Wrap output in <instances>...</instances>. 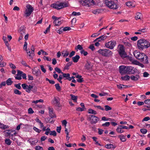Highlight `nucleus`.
<instances>
[{
    "instance_id": "obj_1",
    "label": "nucleus",
    "mask_w": 150,
    "mask_h": 150,
    "mask_svg": "<svg viewBox=\"0 0 150 150\" xmlns=\"http://www.w3.org/2000/svg\"><path fill=\"white\" fill-rule=\"evenodd\" d=\"M134 57L141 62H143L144 64H148V57L144 53H141L137 51H135L134 52Z\"/></svg>"
},
{
    "instance_id": "obj_2",
    "label": "nucleus",
    "mask_w": 150,
    "mask_h": 150,
    "mask_svg": "<svg viewBox=\"0 0 150 150\" xmlns=\"http://www.w3.org/2000/svg\"><path fill=\"white\" fill-rule=\"evenodd\" d=\"M137 45L139 49L142 50L144 49H146L149 47L150 46V43L145 39H141L137 41Z\"/></svg>"
},
{
    "instance_id": "obj_3",
    "label": "nucleus",
    "mask_w": 150,
    "mask_h": 150,
    "mask_svg": "<svg viewBox=\"0 0 150 150\" xmlns=\"http://www.w3.org/2000/svg\"><path fill=\"white\" fill-rule=\"evenodd\" d=\"M117 0H110L105 1L106 5L111 9H116L118 8Z\"/></svg>"
},
{
    "instance_id": "obj_4",
    "label": "nucleus",
    "mask_w": 150,
    "mask_h": 150,
    "mask_svg": "<svg viewBox=\"0 0 150 150\" xmlns=\"http://www.w3.org/2000/svg\"><path fill=\"white\" fill-rule=\"evenodd\" d=\"M21 86L24 89L26 90L25 91L26 92L29 93H30L31 91L33 93H35L37 91V87L31 85L28 86L25 83H23L22 84Z\"/></svg>"
},
{
    "instance_id": "obj_5",
    "label": "nucleus",
    "mask_w": 150,
    "mask_h": 150,
    "mask_svg": "<svg viewBox=\"0 0 150 150\" xmlns=\"http://www.w3.org/2000/svg\"><path fill=\"white\" fill-rule=\"evenodd\" d=\"M117 51L121 57L124 58L127 57V55L125 50V48L122 45H119L118 46Z\"/></svg>"
},
{
    "instance_id": "obj_6",
    "label": "nucleus",
    "mask_w": 150,
    "mask_h": 150,
    "mask_svg": "<svg viewBox=\"0 0 150 150\" xmlns=\"http://www.w3.org/2000/svg\"><path fill=\"white\" fill-rule=\"evenodd\" d=\"M98 52L102 55L105 57H109L112 56L113 52L108 49H100L98 51Z\"/></svg>"
},
{
    "instance_id": "obj_7",
    "label": "nucleus",
    "mask_w": 150,
    "mask_h": 150,
    "mask_svg": "<svg viewBox=\"0 0 150 150\" xmlns=\"http://www.w3.org/2000/svg\"><path fill=\"white\" fill-rule=\"evenodd\" d=\"M68 6V3L62 2H60L59 4H53L51 5L52 7L57 10H59Z\"/></svg>"
},
{
    "instance_id": "obj_8",
    "label": "nucleus",
    "mask_w": 150,
    "mask_h": 150,
    "mask_svg": "<svg viewBox=\"0 0 150 150\" xmlns=\"http://www.w3.org/2000/svg\"><path fill=\"white\" fill-rule=\"evenodd\" d=\"M27 9L24 12V16L27 17L30 16L31 13L34 10V8L30 4H28L26 6Z\"/></svg>"
},
{
    "instance_id": "obj_9",
    "label": "nucleus",
    "mask_w": 150,
    "mask_h": 150,
    "mask_svg": "<svg viewBox=\"0 0 150 150\" xmlns=\"http://www.w3.org/2000/svg\"><path fill=\"white\" fill-rule=\"evenodd\" d=\"M116 44L115 40H111L106 42L105 44L106 47L110 49H113L115 46Z\"/></svg>"
},
{
    "instance_id": "obj_10",
    "label": "nucleus",
    "mask_w": 150,
    "mask_h": 150,
    "mask_svg": "<svg viewBox=\"0 0 150 150\" xmlns=\"http://www.w3.org/2000/svg\"><path fill=\"white\" fill-rule=\"evenodd\" d=\"M119 71L121 74H127V67L124 65L120 66L119 67Z\"/></svg>"
},
{
    "instance_id": "obj_11",
    "label": "nucleus",
    "mask_w": 150,
    "mask_h": 150,
    "mask_svg": "<svg viewBox=\"0 0 150 150\" xmlns=\"http://www.w3.org/2000/svg\"><path fill=\"white\" fill-rule=\"evenodd\" d=\"M90 120L91 124H96L99 120V118L94 115H90Z\"/></svg>"
},
{
    "instance_id": "obj_12",
    "label": "nucleus",
    "mask_w": 150,
    "mask_h": 150,
    "mask_svg": "<svg viewBox=\"0 0 150 150\" xmlns=\"http://www.w3.org/2000/svg\"><path fill=\"white\" fill-rule=\"evenodd\" d=\"M127 74H134L135 72V70L134 69V67L131 66H127Z\"/></svg>"
},
{
    "instance_id": "obj_13",
    "label": "nucleus",
    "mask_w": 150,
    "mask_h": 150,
    "mask_svg": "<svg viewBox=\"0 0 150 150\" xmlns=\"http://www.w3.org/2000/svg\"><path fill=\"white\" fill-rule=\"evenodd\" d=\"M32 73L33 74L36 76H38L41 74V71L39 69L35 70V69H32Z\"/></svg>"
},
{
    "instance_id": "obj_14",
    "label": "nucleus",
    "mask_w": 150,
    "mask_h": 150,
    "mask_svg": "<svg viewBox=\"0 0 150 150\" xmlns=\"http://www.w3.org/2000/svg\"><path fill=\"white\" fill-rule=\"evenodd\" d=\"M107 36L106 35H102V36H100V37H99V38H96V39H95L94 41V42H95L97 41H98V42H100L101 40H104L105 39L107 38Z\"/></svg>"
},
{
    "instance_id": "obj_15",
    "label": "nucleus",
    "mask_w": 150,
    "mask_h": 150,
    "mask_svg": "<svg viewBox=\"0 0 150 150\" xmlns=\"http://www.w3.org/2000/svg\"><path fill=\"white\" fill-rule=\"evenodd\" d=\"M61 18H58L57 20H55L54 21V23L56 26H59L63 22L62 21L60 20Z\"/></svg>"
},
{
    "instance_id": "obj_16",
    "label": "nucleus",
    "mask_w": 150,
    "mask_h": 150,
    "mask_svg": "<svg viewBox=\"0 0 150 150\" xmlns=\"http://www.w3.org/2000/svg\"><path fill=\"white\" fill-rule=\"evenodd\" d=\"M49 114L51 118H53V117H56V115L54 114V113L53 112L52 110V109L51 108H49Z\"/></svg>"
},
{
    "instance_id": "obj_17",
    "label": "nucleus",
    "mask_w": 150,
    "mask_h": 150,
    "mask_svg": "<svg viewBox=\"0 0 150 150\" xmlns=\"http://www.w3.org/2000/svg\"><path fill=\"white\" fill-rule=\"evenodd\" d=\"M130 78L132 80L137 81L140 78V76L139 75L137 74L135 76H131Z\"/></svg>"
},
{
    "instance_id": "obj_18",
    "label": "nucleus",
    "mask_w": 150,
    "mask_h": 150,
    "mask_svg": "<svg viewBox=\"0 0 150 150\" xmlns=\"http://www.w3.org/2000/svg\"><path fill=\"white\" fill-rule=\"evenodd\" d=\"M92 66L90 62H87L85 66L86 69L87 70H89L92 68Z\"/></svg>"
},
{
    "instance_id": "obj_19",
    "label": "nucleus",
    "mask_w": 150,
    "mask_h": 150,
    "mask_svg": "<svg viewBox=\"0 0 150 150\" xmlns=\"http://www.w3.org/2000/svg\"><path fill=\"white\" fill-rule=\"evenodd\" d=\"M62 76L64 78H65L66 79L70 81L71 80V78L70 77V74L69 73L66 74L63 73L62 74Z\"/></svg>"
},
{
    "instance_id": "obj_20",
    "label": "nucleus",
    "mask_w": 150,
    "mask_h": 150,
    "mask_svg": "<svg viewBox=\"0 0 150 150\" xmlns=\"http://www.w3.org/2000/svg\"><path fill=\"white\" fill-rule=\"evenodd\" d=\"M117 136L118 138L120 139V140H121L122 142H125L126 141V136H124L123 135L121 134L120 135H118Z\"/></svg>"
},
{
    "instance_id": "obj_21",
    "label": "nucleus",
    "mask_w": 150,
    "mask_h": 150,
    "mask_svg": "<svg viewBox=\"0 0 150 150\" xmlns=\"http://www.w3.org/2000/svg\"><path fill=\"white\" fill-rule=\"evenodd\" d=\"M80 58V56L79 55H77L73 57L72 59L74 62L76 63L78 61Z\"/></svg>"
},
{
    "instance_id": "obj_22",
    "label": "nucleus",
    "mask_w": 150,
    "mask_h": 150,
    "mask_svg": "<svg viewBox=\"0 0 150 150\" xmlns=\"http://www.w3.org/2000/svg\"><path fill=\"white\" fill-rule=\"evenodd\" d=\"M103 11L102 9H96L93 10L92 12L94 14H97L100 13Z\"/></svg>"
},
{
    "instance_id": "obj_23",
    "label": "nucleus",
    "mask_w": 150,
    "mask_h": 150,
    "mask_svg": "<svg viewBox=\"0 0 150 150\" xmlns=\"http://www.w3.org/2000/svg\"><path fill=\"white\" fill-rule=\"evenodd\" d=\"M105 147L107 149H114L115 148V146H114L112 144H107L105 145Z\"/></svg>"
},
{
    "instance_id": "obj_24",
    "label": "nucleus",
    "mask_w": 150,
    "mask_h": 150,
    "mask_svg": "<svg viewBox=\"0 0 150 150\" xmlns=\"http://www.w3.org/2000/svg\"><path fill=\"white\" fill-rule=\"evenodd\" d=\"M13 81L11 80V78H8L6 81V83L7 86H10L12 84Z\"/></svg>"
},
{
    "instance_id": "obj_25",
    "label": "nucleus",
    "mask_w": 150,
    "mask_h": 150,
    "mask_svg": "<svg viewBox=\"0 0 150 150\" xmlns=\"http://www.w3.org/2000/svg\"><path fill=\"white\" fill-rule=\"evenodd\" d=\"M142 16V13H141L139 12L137 13L136 14V16H135V18L136 20L140 19L141 17Z\"/></svg>"
},
{
    "instance_id": "obj_26",
    "label": "nucleus",
    "mask_w": 150,
    "mask_h": 150,
    "mask_svg": "<svg viewBox=\"0 0 150 150\" xmlns=\"http://www.w3.org/2000/svg\"><path fill=\"white\" fill-rule=\"evenodd\" d=\"M130 78V77L128 75H125L124 76H122L121 77V79L123 80L124 81H128Z\"/></svg>"
},
{
    "instance_id": "obj_27",
    "label": "nucleus",
    "mask_w": 150,
    "mask_h": 150,
    "mask_svg": "<svg viewBox=\"0 0 150 150\" xmlns=\"http://www.w3.org/2000/svg\"><path fill=\"white\" fill-rule=\"evenodd\" d=\"M88 112L89 113L94 115H96L97 113L96 111L91 109H88Z\"/></svg>"
},
{
    "instance_id": "obj_28",
    "label": "nucleus",
    "mask_w": 150,
    "mask_h": 150,
    "mask_svg": "<svg viewBox=\"0 0 150 150\" xmlns=\"http://www.w3.org/2000/svg\"><path fill=\"white\" fill-rule=\"evenodd\" d=\"M72 63H73L72 62H70L67 63L65 66L64 69H69V66H71Z\"/></svg>"
},
{
    "instance_id": "obj_29",
    "label": "nucleus",
    "mask_w": 150,
    "mask_h": 150,
    "mask_svg": "<svg viewBox=\"0 0 150 150\" xmlns=\"http://www.w3.org/2000/svg\"><path fill=\"white\" fill-rule=\"evenodd\" d=\"M19 32L20 34V35L22 36H23L25 34V30L23 29H22V28H20L19 30Z\"/></svg>"
},
{
    "instance_id": "obj_30",
    "label": "nucleus",
    "mask_w": 150,
    "mask_h": 150,
    "mask_svg": "<svg viewBox=\"0 0 150 150\" xmlns=\"http://www.w3.org/2000/svg\"><path fill=\"white\" fill-rule=\"evenodd\" d=\"M21 63L23 66L25 67H28L30 69L31 68V67L27 64L26 62L25 61L22 60L21 62Z\"/></svg>"
},
{
    "instance_id": "obj_31",
    "label": "nucleus",
    "mask_w": 150,
    "mask_h": 150,
    "mask_svg": "<svg viewBox=\"0 0 150 150\" xmlns=\"http://www.w3.org/2000/svg\"><path fill=\"white\" fill-rule=\"evenodd\" d=\"M54 102L56 104V105L58 107H61V105L60 104L59 101L57 99L55 98Z\"/></svg>"
},
{
    "instance_id": "obj_32",
    "label": "nucleus",
    "mask_w": 150,
    "mask_h": 150,
    "mask_svg": "<svg viewBox=\"0 0 150 150\" xmlns=\"http://www.w3.org/2000/svg\"><path fill=\"white\" fill-rule=\"evenodd\" d=\"M116 131L119 133H122L124 132V131L122 130V129L119 126L116 129Z\"/></svg>"
},
{
    "instance_id": "obj_33",
    "label": "nucleus",
    "mask_w": 150,
    "mask_h": 150,
    "mask_svg": "<svg viewBox=\"0 0 150 150\" xmlns=\"http://www.w3.org/2000/svg\"><path fill=\"white\" fill-rule=\"evenodd\" d=\"M14 93L16 94L21 95V92L18 90L15 89H14Z\"/></svg>"
},
{
    "instance_id": "obj_34",
    "label": "nucleus",
    "mask_w": 150,
    "mask_h": 150,
    "mask_svg": "<svg viewBox=\"0 0 150 150\" xmlns=\"http://www.w3.org/2000/svg\"><path fill=\"white\" fill-rule=\"evenodd\" d=\"M70 96L71 97V99L74 100V102H76L77 98V96H75L73 94H71Z\"/></svg>"
},
{
    "instance_id": "obj_35",
    "label": "nucleus",
    "mask_w": 150,
    "mask_h": 150,
    "mask_svg": "<svg viewBox=\"0 0 150 150\" xmlns=\"http://www.w3.org/2000/svg\"><path fill=\"white\" fill-rule=\"evenodd\" d=\"M55 86L56 89L58 91H60L61 90V88L60 86H59V83H58L57 84H56L55 85Z\"/></svg>"
},
{
    "instance_id": "obj_36",
    "label": "nucleus",
    "mask_w": 150,
    "mask_h": 150,
    "mask_svg": "<svg viewBox=\"0 0 150 150\" xmlns=\"http://www.w3.org/2000/svg\"><path fill=\"white\" fill-rule=\"evenodd\" d=\"M43 102H44V101L43 100L40 99L39 100H36L33 101L32 102V103L36 104H37L38 102L43 103Z\"/></svg>"
},
{
    "instance_id": "obj_37",
    "label": "nucleus",
    "mask_w": 150,
    "mask_h": 150,
    "mask_svg": "<svg viewBox=\"0 0 150 150\" xmlns=\"http://www.w3.org/2000/svg\"><path fill=\"white\" fill-rule=\"evenodd\" d=\"M104 107L105 108V110L106 111H108L112 110V108L108 105H105Z\"/></svg>"
},
{
    "instance_id": "obj_38",
    "label": "nucleus",
    "mask_w": 150,
    "mask_h": 150,
    "mask_svg": "<svg viewBox=\"0 0 150 150\" xmlns=\"http://www.w3.org/2000/svg\"><path fill=\"white\" fill-rule=\"evenodd\" d=\"M83 47H82L81 45H78L75 48L76 50L78 49L81 50V51L83 50Z\"/></svg>"
},
{
    "instance_id": "obj_39",
    "label": "nucleus",
    "mask_w": 150,
    "mask_h": 150,
    "mask_svg": "<svg viewBox=\"0 0 150 150\" xmlns=\"http://www.w3.org/2000/svg\"><path fill=\"white\" fill-rule=\"evenodd\" d=\"M54 69L55 71L57 72L59 74H63V73L62 71L58 67H56Z\"/></svg>"
},
{
    "instance_id": "obj_40",
    "label": "nucleus",
    "mask_w": 150,
    "mask_h": 150,
    "mask_svg": "<svg viewBox=\"0 0 150 150\" xmlns=\"http://www.w3.org/2000/svg\"><path fill=\"white\" fill-rule=\"evenodd\" d=\"M5 142L6 144L9 145L11 144V141L9 139H6L5 140Z\"/></svg>"
},
{
    "instance_id": "obj_41",
    "label": "nucleus",
    "mask_w": 150,
    "mask_h": 150,
    "mask_svg": "<svg viewBox=\"0 0 150 150\" xmlns=\"http://www.w3.org/2000/svg\"><path fill=\"white\" fill-rule=\"evenodd\" d=\"M45 80L46 81H48L49 83L50 84H54L55 83V81H54L50 80L47 78H46Z\"/></svg>"
},
{
    "instance_id": "obj_42",
    "label": "nucleus",
    "mask_w": 150,
    "mask_h": 150,
    "mask_svg": "<svg viewBox=\"0 0 150 150\" xmlns=\"http://www.w3.org/2000/svg\"><path fill=\"white\" fill-rule=\"evenodd\" d=\"M21 84L20 83H18L17 84H15L14 86L17 89H21Z\"/></svg>"
},
{
    "instance_id": "obj_43",
    "label": "nucleus",
    "mask_w": 150,
    "mask_h": 150,
    "mask_svg": "<svg viewBox=\"0 0 150 150\" xmlns=\"http://www.w3.org/2000/svg\"><path fill=\"white\" fill-rule=\"evenodd\" d=\"M27 53L28 54V55L30 56V58H32V56L31 55V54H34V51H32L31 52V53H30V51H29V52L26 51Z\"/></svg>"
},
{
    "instance_id": "obj_44",
    "label": "nucleus",
    "mask_w": 150,
    "mask_h": 150,
    "mask_svg": "<svg viewBox=\"0 0 150 150\" xmlns=\"http://www.w3.org/2000/svg\"><path fill=\"white\" fill-rule=\"evenodd\" d=\"M81 14L80 12H76L75 11L73 12L72 13V15L74 16H79Z\"/></svg>"
},
{
    "instance_id": "obj_45",
    "label": "nucleus",
    "mask_w": 150,
    "mask_h": 150,
    "mask_svg": "<svg viewBox=\"0 0 150 150\" xmlns=\"http://www.w3.org/2000/svg\"><path fill=\"white\" fill-rule=\"evenodd\" d=\"M140 132L143 134H145L147 132V130L145 129H140Z\"/></svg>"
},
{
    "instance_id": "obj_46",
    "label": "nucleus",
    "mask_w": 150,
    "mask_h": 150,
    "mask_svg": "<svg viewBox=\"0 0 150 150\" xmlns=\"http://www.w3.org/2000/svg\"><path fill=\"white\" fill-rule=\"evenodd\" d=\"M110 122H106L104 123L102 125L103 127H108L110 125Z\"/></svg>"
},
{
    "instance_id": "obj_47",
    "label": "nucleus",
    "mask_w": 150,
    "mask_h": 150,
    "mask_svg": "<svg viewBox=\"0 0 150 150\" xmlns=\"http://www.w3.org/2000/svg\"><path fill=\"white\" fill-rule=\"evenodd\" d=\"M126 4L127 6L130 7H133L132 5V3L131 2H127L126 3Z\"/></svg>"
},
{
    "instance_id": "obj_48",
    "label": "nucleus",
    "mask_w": 150,
    "mask_h": 150,
    "mask_svg": "<svg viewBox=\"0 0 150 150\" xmlns=\"http://www.w3.org/2000/svg\"><path fill=\"white\" fill-rule=\"evenodd\" d=\"M93 141L96 142V144H98L99 146H101L100 144V143H98V142L97 141V138L96 137H93L92 138Z\"/></svg>"
},
{
    "instance_id": "obj_49",
    "label": "nucleus",
    "mask_w": 150,
    "mask_h": 150,
    "mask_svg": "<svg viewBox=\"0 0 150 150\" xmlns=\"http://www.w3.org/2000/svg\"><path fill=\"white\" fill-rule=\"evenodd\" d=\"M35 149L36 150H43V148L42 147L40 146H36L35 147Z\"/></svg>"
},
{
    "instance_id": "obj_50",
    "label": "nucleus",
    "mask_w": 150,
    "mask_h": 150,
    "mask_svg": "<svg viewBox=\"0 0 150 150\" xmlns=\"http://www.w3.org/2000/svg\"><path fill=\"white\" fill-rule=\"evenodd\" d=\"M69 54V52L68 51V50H66L65 51L64 54L63 55L64 57L67 56Z\"/></svg>"
},
{
    "instance_id": "obj_51",
    "label": "nucleus",
    "mask_w": 150,
    "mask_h": 150,
    "mask_svg": "<svg viewBox=\"0 0 150 150\" xmlns=\"http://www.w3.org/2000/svg\"><path fill=\"white\" fill-rule=\"evenodd\" d=\"M81 54H83L85 56H86L88 54V53L86 51H84V50H82L80 51Z\"/></svg>"
},
{
    "instance_id": "obj_52",
    "label": "nucleus",
    "mask_w": 150,
    "mask_h": 150,
    "mask_svg": "<svg viewBox=\"0 0 150 150\" xmlns=\"http://www.w3.org/2000/svg\"><path fill=\"white\" fill-rule=\"evenodd\" d=\"M50 135L53 136H56L57 135V133L55 131H51V133H50Z\"/></svg>"
},
{
    "instance_id": "obj_53",
    "label": "nucleus",
    "mask_w": 150,
    "mask_h": 150,
    "mask_svg": "<svg viewBox=\"0 0 150 150\" xmlns=\"http://www.w3.org/2000/svg\"><path fill=\"white\" fill-rule=\"evenodd\" d=\"M71 29V28L69 27H65L63 28V31H65L67 30H70Z\"/></svg>"
},
{
    "instance_id": "obj_54",
    "label": "nucleus",
    "mask_w": 150,
    "mask_h": 150,
    "mask_svg": "<svg viewBox=\"0 0 150 150\" xmlns=\"http://www.w3.org/2000/svg\"><path fill=\"white\" fill-rule=\"evenodd\" d=\"M33 129L36 132H38V133H40L41 131V130L39 129H38V128H36V127H33Z\"/></svg>"
},
{
    "instance_id": "obj_55",
    "label": "nucleus",
    "mask_w": 150,
    "mask_h": 150,
    "mask_svg": "<svg viewBox=\"0 0 150 150\" xmlns=\"http://www.w3.org/2000/svg\"><path fill=\"white\" fill-rule=\"evenodd\" d=\"M41 69L44 73H45L46 72V70L45 68H44V66L43 65H41L40 66Z\"/></svg>"
},
{
    "instance_id": "obj_56",
    "label": "nucleus",
    "mask_w": 150,
    "mask_h": 150,
    "mask_svg": "<svg viewBox=\"0 0 150 150\" xmlns=\"http://www.w3.org/2000/svg\"><path fill=\"white\" fill-rule=\"evenodd\" d=\"M119 126L121 129H129V127L125 126L124 125H119Z\"/></svg>"
},
{
    "instance_id": "obj_57",
    "label": "nucleus",
    "mask_w": 150,
    "mask_h": 150,
    "mask_svg": "<svg viewBox=\"0 0 150 150\" xmlns=\"http://www.w3.org/2000/svg\"><path fill=\"white\" fill-rule=\"evenodd\" d=\"M28 112L29 114H33L34 112L32 108H30L28 109Z\"/></svg>"
},
{
    "instance_id": "obj_58",
    "label": "nucleus",
    "mask_w": 150,
    "mask_h": 150,
    "mask_svg": "<svg viewBox=\"0 0 150 150\" xmlns=\"http://www.w3.org/2000/svg\"><path fill=\"white\" fill-rule=\"evenodd\" d=\"M6 82L5 81H3L0 83V88H1L3 86H4L6 85Z\"/></svg>"
},
{
    "instance_id": "obj_59",
    "label": "nucleus",
    "mask_w": 150,
    "mask_h": 150,
    "mask_svg": "<svg viewBox=\"0 0 150 150\" xmlns=\"http://www.w3.org/2000/svg\"><path fill=\"white\" fill-rule=\"evenodd\" d=\"M16 76L15 77V78L16 79L20 80L22 79L21 75H19L17 74Z\"/></svg>"
},
{
    "instance_id": "obj_60",
    "label": "nucleus",
    "mask_w": 150,
    "mask_h": 150,
    "mask_svg": "<svg viewBox=\"0 0 150 150\" xmlns=\"http://www.w3.org/2000/svg\"><path fill=\"white\" fill-rule=\"evenodd\" d=\"M28 45V43L27 42H24V47L23 49H24L26 51H27V46Z\"/></svg>"
},
{
    "instance_id": "obj_61",
    "label": "nucleus",
    "mask_w": 150,
    "mask_h": 150,
    "mask_svg": "<svg viewBox=\"0 0 150 150\" xmlns=\"http://www.w3.org/2000/svg\"><path fill=\"white\" fill-rule=\"evenodd\" d=\"M100 34V33H94L92 34L91 35V37H95L97 36H98Z\"/></svg>"
},
{
    "instance_id": "obj_62",
    "label": "nucleus",
    "mask_w": 150,
    "mask_h": 150,
    "mask_svg": "<svg viewBox=\"0 0 150 150\" xmlns=\"http://www.w3.org/2000/svg\"><path fill=\"white\" fill-rule=\"evenodd\" d=\"M117 88L120 89H121L123 88V86H124V85L119 84L117 85Z\"/></svg>"
},
{
    "instance_id": "obj_63",
    "label": "nucleus",
    "mask_w": 150,
    "mask_h": 150,
    "mask_svg": "<svg viewBox=\"0 0 150 150\" xmlns=\"http://www.w3.org/2000/svg\"><path fill=\"white\" fill-rule=\"evenodd\" d=\"M150 120V118L149 117H145L142 120V121H148L149 120Z\"/></svg>"
},
{
    "instance_id": "obj_64",
    "label": "nucleus",
    "mask_w": 150,
    "mask_h": 150,
    "mask_svg": "<svg viewBox=\"0 0 150 150\" xmlns=\"http://www.w3.org/2000/svg\"><path fill=\"white\" fill-rule=\"evenodd\" d=\"M144 103L148 105L150 104V99L145 100Z\"/></svg>"
}]
</instances>
